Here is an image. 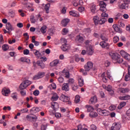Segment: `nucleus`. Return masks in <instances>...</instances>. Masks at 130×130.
Masks as SVG:
<instances>
[{"label": "nucleus", "mask_w": 130, "mask_h": 130, "mask_svg": "<svg viewBox=\"0 0 130 130\" xmlns=\"http://www.w3.org/2000/svg\"><path fill=\"white\" fill-rule=\"evenodd\" d=\"M40 109L38 107L34 108V113H37V112H39Z\"/></svg>", "instance_id": "60"}, {"label": "nucleus", "mask_w": 130, "mask_h": 130, "mask_svg": "<svg viewBox=\"0 0 130 130\" xmlns=\"http://www.w3.org/2000/svg\"><path fill=\"white\" fill-rule=\"evenodd\" d=\"M27 120H32L33 119V114H30L26 116Z\"/></svg>", "instance_id": "47"}, {"label": "nucleus", "mask_w": 130, "mask_h": 130, "mask_svg": "<svg viewBox=\"0 0 130 130\" xmlns=\"http://www.w3.org/2000/svg\"><path fill=\"white\" fill-rule=\"evenodd\" d=\"M92 68H93V63L91 61H88L84 66V70L85 72H89Z\"/></svg>", "instance_id": "6"}, {"label": "nucleus", "mask_w": 130, "mask_h": 130, "mask_svg": "<svg viewBox=\"0 0 130 130\" xmlns=\"http://www.w3.org/2000/svg\"><path fill=\"white\" fill-rule=\"evenodd\" d=\"M97 111L99 114H100V115H102V116H108L109 115V112L105 109L99 108L97 110Z\"/></svg>", "instance_id": "3"}, {"label": "nucleus", "mask_w": 130, "mask_h": 130, "mask_svg": "<svg viewBox=\"0 0 130 130\" xmlns=\"http://www.w3.org/2000/svg\"><path fill=\"white\" fill-rule=\"evenodd\" d=\"M59 60L56 59L51 62L50 63V67H56V66H57V64H59Z\"/></svg>", "instance_id": "18"}, {"label": "nucleus", "mask_w": 130, "mask_h": 130, "mask_svg": "<svg viewBox=\"0 0 130 130\" xmlns=\"http://www.w3.org/2000/svg\"><path fill=\"white\" fill-rule=\"evenodd\" d=\"M75 102L76 103H79L80 102V96L79 95H76L75 96Z\"/></svg>", "instance_id": "54"}, {"label": "nucleus", "mask_w": 130, "mask_h": 130, "mask_svg": "<svg viewBox=\"0 0 130 130\" xmlns=\"http://www.w3.org/2000/svg\"><path fill=\"white\" fill-rule=\"evenodd\" d=\"M103 88L104 89L107 90V91H108L111 95H113L114 92L112 90V86H111V85H109L108 86L104 85Z\"/></svg>", "instance_id": "9"}, {"label": "nucleus", "mask_w": 130, "mask_h": 130, "mask_svg": "<svg viewBox=\"0 0 130 130\" xmlns=\"http://www.w3.org/2000/svg\"><path fill=\"white\" fill-rule=\"evenodd\" d=\"M69 23H70V19L69 18H64L61 21V24L62 27H67Z\"/></svg>", "instance_id": "13"}, {"label": "nucleus", "mask_w": 130, "mask_h": 130, "mask_svg": "<svg viewBox=\"0 0 130 130\" xmlns=\"http://www.w3.org/2000/svg\"><path fill=\"white\" fill-rule=\"evenodd\" d=\"M68 33H69V29H68V28H63L62 29V35H66L67 34H68Z\"/></svg>", "instance_id": "50"}, {"label": "nucleus", "mask_w": 130, "mask_h": 130, "mask_svg": "<svg viewBox=\"0 0 130 130\" xmlns=\"http://www.w3.org/2000/svg\"><path fill=\"white\" fill-rule=\"evenodd\" d=\"M11 97L13 100L17 101L18 99V94H17V93H13L11 94Z\"/></svg>", "instance_id": "39"}, {"label": "nucleus", "mask_w": 130, "mask_h": 130, "mask_svg": "<svg viewBox=\"0 0 130 130\" xmlns=\"http://www.w3.org/2000/svg\"><path fill=\"white\" fill-rule=\"evenodd\" d=\"M93 23L95 26H97L99 24V17L98 16H95L93 18Z\"/></svg>", "instance_id": "21"}, {"label": "nucleus", "mask_w": 130, "mask_h": 130, "mask_svg": "<svg viewBox=\"0 0 130 130\" xmlns=\"http://www.w3.org/2000/svg\"><path fill=\"white\" fill-rule=\"evenodd\" d=\"M62 74L65 78H67V79L70 78V71L67 69H63L62 71Z\"/></svg>", "instance_id": "15"}, {"label": "nucleus", "mask_w": 130, "mask_h": 130, "mask_svg": "<svg viewBox=\"0 0 130 130\" xmlns=\"http://www.w3.org/2000/svg\"><path fill=\"white\" fill-rule=\"evenodd\" d=\"M87 53L88 55H92L94 53V50L93 49V47L92 46H89L87 48Z\"/></svg>", "instance_id": "16"}, {"label": "nucleus", "mask_w": 130, "mask_h": 130, "mask_svg": "<svg viewBox=\"0 0 130 130\" xmlns=\"http://www.w3.org/2000/svg\"><path fill=\"white\" fill-rule=\"evenodd\" d=\"M6 29L8 30V31H13L14 30V28L13 27V26H12V24L10 22H7L6 23Z\"/></svg>", "instance_id": "22"}, {"label": "nucleus", "mask_w": 130, "mask_h": 130, "mask_svg": "<svg viewBox=\"0 0 130 130\" xmlns=\"http://www.w3.org/2000/svg\"><path fill=\"white\" fill-rule=\"evenodd\" d=\"M58 81L59 83H63V81H64V79H63V77H59L58 78Z\"/></svg>", "instance_id": "62"}, {"label": "nucleus", "mask_w": 130, "mask_h": 130, "mask_svg": "<svg viewBox=\"0 0 130 130\" xmlns=\"http://www.w3.org/2000/svg\"><path fill=\"white\" fill-rule=\"evenodd\" d=\"M100 45L101 46V47L105 48V49H109V47L110 46L109 43L106 42H101L100 43Z\"/></svg>", "instance_id": "8"}, {"label": "nucleus", "mask_w": 130, "mask_h": 130, "mask_svg": "<svg viewBox=\"0 0 130 130\" xmlns=\"http://www.w3.org/2000/svg\"><path fill=\"white\" fill-rule=\"evenodd\" d=\"M102 17L101 18H105L106 19H107L108 18V14H106L105 12H103L102 13Z\"/></svg>", "instance_id": "53"}, {"label": "nucleus", "mask_w": 130, "mask_h": 130, "mask_svg": "<svg viewBox=\"0 0 130 130\" xmlns=\"http://www.w3.org/2000/svg\"><path fill=\"white\" fill-rule=\"evenodd\" d=\"M113 27L116 32H118V33H120V32H121V29H120V27H119V25L115 24V25H114Z\"/></svg>", "instance_id": "28"}, {"label": "nucleus", "mask_w": 130, "mask_h": 130, "mask_svg": "<svg viewBox=\"0 0 130 130\" xmlns=\"http://www.w3.org/2000/svg\"><path fill=\"white\" fill-rule=\"evenodd\" d=\"M75 41L77 43H83L84 42V38L80 35L76 36Z\"/></svg>", "instance_id": "14"}, {"label": "nucleus", "mask_w": 130, "mask_h": 130, "mask_svg": "<svg viewBox=\"0 0 130 130\" xmlns=\"http://www.w3.org/2000/svg\"><path fill=\"white\" fill-rule=\"evenodd\" d=\"M37 64H38V67H40V69H42V70H43L45 68V64L42 61H38Z\"/></svg>", "instance_id": "23"}, {"label": "nucleus", "mask_w": 130, "mask_h": 130, "mask_svg": "<svg viewBox=\"0 0 130 130\" xmlns=\"http://www.w3.org/2000/svg\"><path fill=\"white\" fill-rule=\"evenodd\" d=\"M119 7L121 10H127V9H128V4H127V3H123L120 5Z\"/></svg>", "instance_id": "17"}, {"label": "nucleus", "mask_w": 130, "mask_h": 130, "mask_svg": "<svg viewBox=\"0 0 130 130\" xmlns=\"http://www.w3.org/2000/svg\"><path fill=\"white\" fill-rule=\"evenodd\" d=\"M125 105H126V103L125 102H121L117 107V108L118 109H121L122 107H124Z\"/></svg>", "instance_id": "34"}, {"label": "nucleus", "mask_w": 130, "mask_h": 130, "mask_svg": "<svg viewBox=\"0 0 130 130\" xmlns=\"http://www.w3.org/2000/svg\"><path fill=\"white\" fill-rule=\"evenodd\" d=\"M90 11L91 13H93V14H95L96 12V6L95 5H93L91 6Z\"/></svg>", "instance_id": "40"}, {"label": "nucleus", "mask_w": 130, "mask_h": 130, "mask_svg": "<svg viewBox=\"0 0 130 130\" xmlns=\"http://www.w3.org/2000/svg\"><path fill=\"white\" fill-rule=\"evenodd\" d=\"M124 58H125V59H126L127 60H130V55L127 53V54H126Z\"/></svg>", "instance_id": "59"}, {"label": "nucleus", "mask_w": 130, "mask_h": 130, "mask_svg": "<svg viewBox=\"0 0 130 130\" xmlns=\"http://www.w3.org/2000/svg\"><path fill=\"white\" fill-rule=\"evenodd\" d=\"M89 116L90 117H97L98 114L96 112L92 111L90 113Z\"/></svg>", "instance_id": "36"}, {"label": "nucleus", "mask_w": 130, "mask_h": 130, "mask_svg": "<svg viewBox=\"0 0 130 130\" xmlns=\"http://www.w3.org/2000/svg\"><path fill=\"white\" fill-rule=\"evenodd\" d=\"M70 16L73 17H79V13L75 10H72L69 12Z\"/></svg>", "instance_id": "24"}, {"label": "nucleus", "mask_w": 130, "mask_h": 130, "mask_svg": "<svg viewBox=\"0 0 130 130\" xmlns=\"http://www.w3.org/2000/svg\"><path fill=\"white\" fill-rule=\"evenodd\" d=\"M61 49L62 51H67V50L70 49V46L68 44H62L61 46Z\"/></svg>", "instance_id": "25"}, {"label": "nucleus", "mask_w": 130, "mask_h": 130, "mask_svg": "<svg viewBox=\"0 0 130 130\" xmlns=\"http://www.w3.org/2000/svg\"><path fill=\"white\" fill-rule=\"evenodd\" d=\"M21 112H22V113H26L27 112H28V111H29V110L28 109H27V108H25L24 109H22L20 110Z\"/></svg>", "instance_id": "57"}, {"label": "nucleus", "mask_w": 130, "mask_h": 130, "mask_svg": "<svg viewBox=\"0 0 130 130\" xmlns=\"http://www.w3.org/2000/svg\"><path fill=\"white\" fill-rule=\"evenodd\" d=\"M32 84V82L29 80H25L21 83L19 85V89L20 90H24V89H26L28 86H30Z\"/></svg>", "instance_id": "2"}, {"label": "nucleus", "mask_w": 130, "mask_h": 130, "mask_svg": "<svg viewBox=\"0 0 130 130\" xmlns=\"http://www.w3.org/2000/svg\"><path fill=\"white\" fill-rule=\"evenodd\" d=\"M107 21V19L106 18H102L99 20V24L100 25H103V24H105L106 22Z\"/></svg>", "instance_id": "33"}, {"label": "nucleus", "mask_w": 130, "mask_h": 130, "mask_svg": "<svg viewBox=\"0 0 130 130\" xmlns=\"http://www.w3.org/2000/svg\"><path fill=\"white\" fill-rule=\"evenodd\" d=\"M61 98L62 99V101L63 102H69V101H70V98H69V97L62 94L61 96Z\"/></svg>", "instance_id": "29"}, {"label": "nucleus", "mask_w": 130, "mask_h": 130, "mask_svg": "<svg viewBox=\"0 0 130 130\" xmlns=\"http://www.w3.org/2000/svg\"><path fill=\"white\" fill-rule=\"evenodd\" d=\"M100 38H101V40L103 41V42H107V41H108V37L105 36L104 34H101L100 36Z\"/></svg>", "instance_id": "19"}, {"label": "nucleus", "mask_w": 130, "mask_h": 130, "mask_svg": "<svg viewBox=\"0 0 130 130\" xmlns=\"http://www.w3.org/2000/svg\"><path fill=\"white\" fill-rule=\"evenodd\" d=\"M45 76V72H39L37 75H35L34 77V80H39V79H41L43 78Z\"/></svg>", "instance_id": "4"}, {"label": "nucleus", "mask_w": 130, "mask_h": 130, "mask_svg": "<svg viewBox=\"0 0 130 130\" xmlns=\"http://www.w3.org/2000/svg\"><path fill=\"white\" fill-rule=\"evenodd\" d=\"M11 93V91L10 90V89L7 88L6 87L3 88L2 91V94L4 96H9V94Z\"/></svg>", "instance_id": "11"}, {"label": "nucleus", "mask_w": 130, "mask_h": 130, "mask_svg": "<svg viewBox=\"0 0 130 130\" xmlns=\"http://www.w3.org/2000/svg\"><path fill=\"white\" fill-rule=\"evenodd\" d=\"M90 129L92 130H96L97 129V126L94 124H92L90 125Z\"/></svg>", "instance_id": "63"}, {"label": "nucleus", "mask_w": 130, "mask_h": 130, "mask_svg": "<svg viewBox=\"0 0 130 130\" xmlns=\"http://www.w3.org/2000/svg\"><path fill=\"white\" fill-rule=\"evenodd\" d=\"M110 55L114 63H122L123 59L120 57V55L117 53H111Z\"/></svg>", "instance_id": "1"}, {"label": "nucleus", "mask_w": 130, "mask_h": 130, "mask_svg": "<svg viewBox=\"0 0 130 130\" xmlns=\"http://www.w3.org/2000/svg\"><path fill=\"white\" fill-rule=\"evenodd\" d=\"M118 41H119V37L117 36H115L113 38V42L114 43H117Z\"/></svg>", "instance_id": "46"}, {"label": "nucleus", "mask_w": 130, "mask_h": 130, "mask_svg": "<svg viewBox=\"0 0 130 130\" xmlns=\"http://www.w3.org/2000/svg\"><path fill=\"white\" fill-rule=\"evenodd\" d=\"M49 9H50V4L48 3L44 7L45 11H46V14H48L49 13Z\"/></svg>", "instance_id": "31"}, {"label": "nucleus", "mask_w": 130, "mask_h": 130, "mask_svg": "<svg viewBox=\"0 0 130 130\" xmlns=\"http://www.w3.org/2000/svg\"><path fill=\"white\" fill-rule=\"evenodd\" d=\"M33 43H34L35 46H38L39 45V42L35 40V37L34 36L33 37Z\"/></svg>", "instance_id": "48"}, {"label": "nucleus", "mask_w": 130, "mask_h": 130, "mask_svg": "<svg viewBox=\"0 0 130 130\" xmlns=\"http://www.w3.org/2000/svg\"><path fill=\"white\" fill-rule=\"evenodd\" d=\"M20 61L21 62H26L27 63H30V59L26 58V57H21L19 59Z\"/></svg>", "instance_id": "27"}, {"label": "nucleus", "mask_w": 130, "mask_h": 130, "mask_svg": "<svg viewBox=\"0 0 130 130\" xmlns=\"http://www.w3.org/2000/svg\"><path fill=\"white\" fill-rule=\"evenodd\" d=\"M33 94L35 96H38L40 94V92L38 90H36L33 92Z\"/></svg>", "instance_id": "58"}, {"label": "nucleus", "mask_w": 130, "mask_h": 130, "mask_svg": "<svg viewBox=\"0 0 130 130\" xmlns=\"http://www.w3.org/2000/svg\"><path fill=\"white\" fill-rule=\"evenodd\" d=\"M102 78L104 83H107V81H108V79H109V77L106 76V73H105V72H104L102 74Z\"/></svg>", "instance_id": "20"}, {"label": "nucleus", "mask_w": 130, "mask_h": 130, "mask_svg": "<svg viewBox=\"0 0 130 130\" xmlns=\"http://www.w3.org/2000/svg\"><path fill=\"white\" fill-rule=\"evenodd\" d=\"M40 59H41V61H40L43 62V61H46V60H47V58H46V57H41Z\"/></svg>", "instance_id": "61"}, {"label": "nucleus", "mask_w": 130, "mask_h": 130, "mask_svg": "<svg viewBox=\"0 0 130 130\" xmlns=\"http://www.w3.org/2000/svg\"><path fill=\"white\" fill-rule=\"evenodd\" d=\"M78 83L80 87H83L84 86V80L82 78H80L78 80Z\"/></svg>", "instance_id": "42"}, {"label": "nucleus", "mask_w": 130, "mask_h": 130, "mask_svg": "<svg viewBox=\"0 0 130 130\" xmlns=\"http://www.w3.org/2000/svg\"><path fill=\"white\" fill-rule=\"evenodd\" d=\"M121 93H122L123 94H124L125 93H127L129 92V89L128 88H123L120 90Z\"/></svg>", "instance_id": "37"}, {"label": "nucleus", "mask_w": 130, "mask_h": 130, "mask_svg": "<svg viewBox=\"0 0 130 130\" xmlns=\"http://www.w3.org/2000/svg\"><path fill=\"white\" fill-rule=\"evenodd\" d=\"M86 108L87 109L88 112H93V110H94L93 107L89 105L86 106Z\"/></svg>", "instance_id": "43"}, {"label": "nucleus", "mask_w": 130, "mask_h": 130, "mask_svg": "<svg viewBox=\"0 0 130 130\" xmlns=\"http://www.w3.org/2000/svg\"><path fill=\"white\" fill-rule=\"evenodd\" d=\"M52 101H56L58 99V95L56 93H54L51 98Z\"/></svg>", "instance_id": "41"}, {"label": "nucleus", "mask_w": 130, "mask_h": 130, "mask_svg": "<svg viewBox=\"0 0 130 130\" xmlns=\"http://www.w3.org/2000/svg\"><path fill=\"white\" fill-rule=\"evenodd\" d=\"M116 108V106L115 105H111L109 107V110H111V111H112L113 110H115V109Z\"/></svg>", "instance_id": "55"}, {"label": "nucleus", "mask_w": 130, "mask_h": 130, "mask_svg": "<svg viewBox=\"0 0 130 130\" xmlns=\"http://www.w3.org/2000/svg\"><path fill=\"white\" fill-rule=\"evenodd\" d=\"M99 5H100V11H101L102 12H106V11H107L106 3H105L103 1H101L100 2Z\"/></svg>", "instance_id": "7"}, {"label": "nucleus", "mask_w": 130, "mask_h": 130, "mask_svg": "<svg viewBox=\"0 0 130 130\" xmlns=\"http://www.w3.org/2000/svg\"><path fill=\"white\" fill-rule=\"evenodd\" d=\"M120 127H121V125L120 123L114 122L111 127V130H120Z\"/></svg>", "instance_id": "5"}, {"label": "nucleus", "mask_w": 130, "mask_h": 130, "mask_svg": "<svg viewBox=\"0 0 130 130\" xmlns=\"http://www.w3.org/2000/svg\"><path fill=\"white\" fill-rule=\"evenodd\" d=\"M51 107L53 109L54 112L59 108V106L58 105V103L56 102H52L51 103Z\"/></svg>", "instance_id": "12"}, {"label": "nucleus", "mask_w": 130, "mask_h": 130, "mask_svg": "<svg viewBox=\"0 0 130 130\" xmlns=\"http://www.w3.org/2000/svg\"><path fill=\"white\" fill-rule=\"evenodd\" d=\"M96 102H97V97L96 96L91 98L89 100L90 104H93V103H96Z\"/></svg>", "instance_id": "30"}, {"label": "nucleus", "mask_w": 130, "mask_h": 130, "mask_svg": "<svg viewBox=\"0 0 130 130\" xmlns=\"http://www.w3.org/2000/svg\"><path fill=\"white\" fill-rule=\"evenodd\" d=\"M125 81L127 82L128 81H130V75L129 74H126L125 76Z\"/></svg>", "instance_id": "56"}, {"label": "nucleus", "mask_w": 130, "mask_h": 130, "mask_svg": "<svg viewBox=\"0 0 130 130\" xmlns=\"http://www.w3.org/2000/svg\"><path fill=\"white\" fill-rule=\"evenodd\" d=\"M9 14L11 18H14L16 16V12L15 11H10Z\"/></svg>", "instance_id": "45"}, {"label": "nucleus", "mask_w": 130, "mask_h": 130, "mask_svg": "<svg viewBox=\"0 0 130 130\" xmlns=\"http://www.w3.org/2000/svg\"><path fill=\"white\" fill-rule=\"evenodd\" d=\"M33 122L34 123V126H35V128H37L39 120H38V117L37 116L35 115H33Z\"/></svg>", "instance_id": "10"}, {"label": "nucleus", "mask_w": 130, "mask_h": 130, "mask_svg": "<svg viewBox=\"0 0 130 130\" xmlns=\"http://www.w3.org/2000/svg\"><path fill=\"white\" fill-rule=\"evenodd\" d=\"M74 83H75V80L74 79L70 78L68 80V84L72 85V84H74Z\"/></svg>", "instance_id": "51"}, {"label": "nucleus", "mask_w": 130, "mask_h": 130, "mask_svg": "<svg viewBox=\"0 0 130 130\" xmlns=\"http://www.w3.org/2000/svg\"><path fill=\"white\" fill-rule=\"evenodd\" d=\"M2 48L4 51H7V50H8V49H9V45H8L7 44H4L3 45Z\"/></svg>", "instance_id": "44"}, {"label": "nucleus", "mask_w": 130, "mask_h": 130, "mask_svg": "<svg viewBox=\"0 0 130 130\" xmlns=\"http://www.w3.org/2000/svg\"><path fill=\"white\" fill-rule=\"evenodd\" d=\"M34 53H35L36 57L39 58L41 56V54L39 51H37V50H34Z\"/></svg>", "instance_id": "38"}, {"label": "nucleus", "mask_w": 130, "mask_h": 130, "mask_svg": "<svg viewBox=\"0 0 130 130\" xmlns=\"http://www.w3.org/2000/svg\"><path fill=\"white\" fill-rule=\"evenodd\" d=\"M47 28V27L46 25H44L43 26L40 30H41V32L43 34H45V33H46V31H47V30L46 29Z\"/></svg>", "instance_id": "35"}, {"label": "nucleus", "mask_w": 130, "mask_h": 130, "mask_svg": "<svg viewBox=\"0 0 130 130\" xmlns=\"http://www.w3.org/2000/svg\"><path fill=\"white\" fill-rule=\"evenodd\" d=\"M61 43L62 44H67V39H64V38H62L61 39Z\"/></svg>", "instance_id": "64"}, {"label": "nucleus", "mask_w": 130, "mask_h": 130, "mask_svg": "<svg viewBox=\"0 0 130 130\" xmlns=\"http://www.w3.org/2000/svg\"><path fill=\"white\" fill-rule=\"evenodd\" d=\"M127 53H126L124 50H121L120 51V54L121 55V56H122V57H124V56H125Z\"/></svg>", "instance_id": "49"}, {"label": "nucleus", "mask_w": 130, "mask_h": 130, "mask_svg": "<svg viewBox=\"0 0 130 130\" xmlns=\"http://www.w3.org/2000/svg\"><path fill=\"white\" fill-rule=\"evenodd\" d=\"M119 99H120V100H129L130 95H126L123 96H120L119 98Z\"/></svg>", "instance_id": "32"}, {"label": "nucleus", "mask_w": 130, "mask_h": 130, "mask_svg": "<svg viewBox=\"0 0 130 130\" xmlns=\"http://www.w3.org/2000/svg\"><path fill=\"white\" fill-rule=\"evenodd\" d=\"M29 53H30V51H29L28 49H26L23 50V54L24 55H28V54H29Z\"/></svg>", "instance_id": "52"}, {"label": "nucleus", "mask_w": 130, "mask_h": 130, "mask_svg": "<svg viewBox=\"0 0 130 130\" xmlns=\"http://www.w3.org/2000/svg\"><path fill=\"white\" fill-rule=\"evenodd\" d=\"M62 90H63V91H69V90H70V87H69V84L64 83L62 85Z\"/></svg>", "instance_id": "26"}]
</instances>
